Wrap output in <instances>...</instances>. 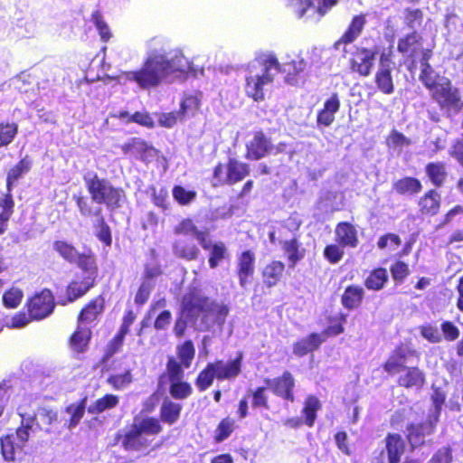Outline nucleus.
Here are the masks:
<instances>
[{
    "instance_id": "nucleus-18",
    "label": "nucleus",
    "mask_w": 463,
    "mask_h": 463,
    "mask_svg": "<svg viewBox=\"0 0 463 463\" xmlns=\"http://www.w3.org/2000/svg\"><path fill=\"white\" fill-rule=\"evenodd\" d=\"M73 264H76L82 271V277L97 281L99 268L97 256L90 249L86 251L80 252Z\"/></svg>"
},
{
    "instance_id": "nucleus-26",
    "label": "nucleus",
    "mask_w": 463,
    "mask_h": 463,
    "mask_svg": "<svg viewBox=\"0 0 463 463\" xmlns=\"http://www.w3.org/2000/svg\"><path fill=\"white\" fill-rule=\"evenodd\" d=\"M32 166V161L28 156H24L20 159L14 166H12L6 175L5 184L6 190L9 192L13 191L15 183L24 174L28 173Z\"/></svg>"
},
{
    "instance_id": "nucleus-4",
    "label": "nucleus",
    "mask_w": 463,
    "mask_h": 463,
    "mask_svg": "<svg viewBox=\"0 0 463 463\" xmlns=\"http://www.w3.org/2000/svg\"><path fill=\"white\" fill-rule=\"evenodd\" d=\"M163 430L156 417L135 418L134 422L124 433H118L115 440L127 451H134L146 456L153 450L152 440L148 436L158 435Z\"/></svg>"
},
{
    "instance_id": "nucleus-36",
    "label": "nucleus",
    "mask_w": 463,
    "mask_h": 463,
    "mask_svg": "<svg viewBox=\"0 0 463 463\" xmlns=\"http://www.w3.org/2000/svg\"><path fill=\"white\" fill-rule=\"evenodd\" d=\"M204 249L209 250L208 262L212 269L216 268L223 260L229 257L227 248L223 242L219 241L209 245L204 243Z\"/></svg>"
},
{
    "instance_id": "nucleus-33",
    "label": "nucleus",
    "mask_w": 463,
    "mask_h": 463,
    "mask_svg": "<svg viewBox=\"0 0 463 463\" xmlns=\"http://www.w3.org/2000/svg\"><path fill=\"white\" fill-rule=\"evenodd\" d=\"M19 133V127L16 122L0 121V148L9 146L16 138Z\"/></svg>"
},
{
    "instance_id": "nucleus-57",
    "label": "nucleus",
    "mask_w": 463,
    "mask_h": 463,
    "mask_svg": "<svg viewBox=\"0 0 463 463\" xmlns=\"http://www.w3.org/2000/svg\"><path fill=\"white\" fill-rule=\"evenodd\" d=\"M234 429V421L231 419L222 420L215 430V440L221 442L226 439Z\"/></svg>"
},
{
    "instance_id": "nucleus-63",
    "label": "nucleus",
    "mask_w": 463,
    "mask_h": 463,
    "mask_svg": "<svg viewBox=\"0 0 463 463\" xmlns=\"http://www.w3.org/2000/svg\"><path fill=\"white\" fill-rule=\"evenodd\" d=\"M422 20V13L420 9H407L405 23L410 28L420 25Z\"/></svg>"
},
{
    "instance_id": "nucleus-31",
    "label": "nucleus",
    "mask_w": 463,
    "mask_h": 463,
    "mask_svg": "<svg viewBox=\"0 0 463 463\" xmlns=\"http://www.w3.org/2000/svg\"><path fill=\"white\" fill-rule=\"evenodd\" d=\"M404 442L398 434H390L386 438V449L389 463H398L404 452Z\"/></svg>"
},
{
    "instance_id": "nucleus-52",
    "label": "nucleus",
    "mask_w": 463,
    "mask_h": 463,
    "mask_svg": "<svg viewBox=\"0 0 463 463\" xmlns=\"http://www.w3.org/2000/svg\"><path fill=\"white\" fill-rule=\"evenodd\" d=\"M91 20L99 31V34L103 43H108L111 38V33L109 25L103 19L100 11L96 10L91 14Z\"/></svg>"
},
{
    "instance_id": "nucleus-50",
    "label": "nucleus",
    "mask_w": 463,
    "mask_h": 463,
    "mask_svg": "<svg viewBox=\"0 0 463 463\" xmlns=\"http://www.w3.org/2000/svg\"><path fill=\"white\" fill-rule=\"evenodd\" d=\"M169 383V393L176 400L186 399L192 393V387L187 382L177 380Z\"/></svg>"
},
{
    "instance_id": "nucleus-29",
    "label": "nucleus",
    "mask_w": 463,
    "mask_h": 463,
    "mask_svg": "<svg viewBox=\"0 0 463 463\" xmlns=\"http://www.w3.org/2000/svg\"><path fill=\"white\" fill-rule=\"evenodd\" d=\"M182 405L169 399H165L162 402L159 413V422L175 424L180 418Z\"/></svg>"
},
{
    "instance_id": "nucleus-7",
    "label": "nucleus",
    "mask_w": 463,
    "mask_h": 463,
    "mask_svg": "<svg viewBox=\"0 0 463 463\" xmlns=\"http://www.w3.org/2000/svg\"><path fill=\"white\" fill-rule=\"evenodd\" d=\"M195 349L191 340H186L176 346V356L167 357L165 371L159 376L162 386L168 382L183 380L184 370L188 369L194 358Z\"/></svg>"
},
{
    "instance_id": "nucleus-55",
    "label": "nucleus",
    "mask_w": 463,
    "mask_h": 463,
    "mask_svg": "<svg viewBox=\"0 0 463 463\" xmlns=\"http://www.w3.org/2000/svg\"><path fill=\"white\" fill-rule=\"evenodd\" d=\"M298 248L299 246L296 239L286 241L283 243V250L292 267L303 258V254L299 251Z\"/></svg>"
},
{
    "instance_id": "nucleus-16",
    "label": "nucleus",
    "mask_w": 463,
    "mask_h": 463,
    "mask_svg": "<svg viewBox=\"0 0 463 463\" xmlns=\"http://www.w3.org/2000/svg\"><path fill=\"white\" fill-rule=\"evenodd\" d=\"M106 307L105 297L102 294L90 299L80 310L77 316V323L91 324L99 319Z\"/></svg>"
},
{
    "instance_id": "nucleus-62",
    "label": "nucleus",
    "mask_w": 463,
    "mask_h": 463,
    "mask_svg": "<svg viewBox=\"0 0 463 463\" xmlns=\"http://www.w3.org/2000/svg\"><path fill=\"white\" fill-rule=\"evenodd\" d=\"M151 285L146 282L141 283L135 295V304L141 307L149 299L151 294Z\"/></svg>"
},
{
    "instance_id": "nucleus-58",
    "label": "nucleus",
    "mask_w": 463,
    "mask_h": 463,
    "mask_svg": "<svg viewBox=\"0 0 463 463\" xmlns=\"http://www.w3.org/2000/svg\"><path fill=\"white\" fill-rule=\"evenodd\" d=\"M343 248L339 243L327 245L324 250V256L330 263H338L344 256Z\"/></svg>"
},
{
    "instance_id": "nucleus-17",
    "label": "nucleus",
    "mask_w": 463,
    "mask_h": 463,
    "mask_svg": "<svg viewBox=\"0 0 463 463\" xmlns=\"http://www.w3.org/2000/svg\"><path fill=\"white\" fill-rule=\"evenodd\" d=\"M264 382L274 394L291 402H294L293 388L295 386V380L289 372H284L280 377L274 379L267 378Z\"/></svg>"
},
{
    "instance_id": "nucleus-34",
    "label": "nucleus",
    "mask_w": 463,
    "mask_h": 463,
    "mask_svg": "<svg viewBox=\"0 0 463 463\" xmlns=\"http://www.w3.org/2000/svg\"><path fill=\"white\" fill-rule=\"evenodd\" d=\"M119 402L118 396L107 393L97 399L91 405L88 407V412L90 414H100L107 410L115 408Z\"/></svg>"
},
{
    "instance_id": "nucleus-27",
    "label": "nucleus",
    "mask_w": 463,
    "mask_h": 463,
    "mask_svg": "<svg viewBox=\"0 0 463 463\" xmlns=\"http://www.w3.org/2000/svg\"><path fill=\"white\" fill-rule=\"evenodd\" d=\"M14 200L12 192L6 193L0 198V235L8 229V222L14 213Z\"/></svg>"
},
{
    "instance_id": "nucleus-32",
    "label": "nucleus",
    "mask_w": 463,
    "mask_h": 463,
    "mask_svg": "<svg viewBox=\"0 0 463 463\" xmlns=\"http://www.w3.org/2000/svg\"><path fill=\"white\" fill-rule=\"evenodd\" d=\"M52 249L66 262L73 264L80 251L72 244L65 240H56L52 242Z\"/></svg>"
},
{
    "instance_id": "nucleus-2",
    "label": "nucleus",
    "mask_w": 463,
    "mask_h": 463,
    "mask_svg": "<svg viewBox=\"0 0 463 463\" xmlns=\"http://www.w3.org/2000/svg\"><path fill=\"white\" fill-rule=\"evenodd\" d=\"M307 67L302 58L292 60L280 64L276 55L271 52H260L248 63L245 76V92L255 101H261L265 98L264 91L270 86L279 72L286 74L285 80L290 85L299 83V74Z\"/></svg>"
},
{
    "instance_id": "nucleus-15",
    "label": "nucleus",
    "mask_w": 463,
    "mask_h": 463,
    "mask_svg": "<svg viewBox=\"0 0 463 463\" xmlns=\"http://www.w3.org/2000/svg\"><path fill=\"white\" fill-rule=\"evenodd\" d=\"M91 338V328L86 325L77 323V326L67 340V344L73 354H80L89 350Z\"/></svg>"
},
{
    "instance_id": "nucleus-48",
    "label": "nucleus",
    "mask_w": 463,
    "mask_h": 463,
    "mask_svg": "<svg viewBox=\"0 0 463 463\" xmlns=\"http://www.w3.org/2000/svg\"><path fill=\"white\" fill-rule=\"evenodd\" d=\"M419 204L423 213L435 214L439 207V195L435 191H430L420 199Z\"/></svg>"
},
{
    "instance_id": "nucleus-41",
    "label": "nucleus",
    "mask_w": 463,
    "mask_h": 463,
    "mask_svg": "<svg viewBox=\"0 0 463 463\" xmlns=\"http://www.w3.org/2000/svg\"><path fill=\"white\" fill-rule=\"evenodd\" d=\"M321 409L319 400L315 396H308L304 404L302 414L304 416V423L308 427H312L317 418V412Z\"/></svg>"
},
{
    "instance_id": "nucleus-3",
    "label": "nucleus",
    "mask_w": 463,
    "mask_h": 463,
    "mask_svg": "<svg viewBox=\"0 0 463 463\" xmlns=\"http://www.w3.org/2000/svg\"><path fill=\"white\" fill-rule=\"evenodd\" d=\"M194 71L191 62L183 55H175L167 59L165 54L149 55L142 66L136 71L124 73L125 79L135 82L143 90H150L166 81L169 77H181Z\"/></svg>"
},
{
    "instance_id": "nucleus-40",
    "label": "nucleus",
    "mask_w": 463,
    "mask_h": 463,
    "mask_svg": "<svg viewBox=\"0 0 463 463\" xmlns=\"http://www.w3.org/2000/svg\"><path fill=\"white\" fill-rule=\"evenodd\" d=\"M375 84L380 91L384 94H392L394 85L392 77V70L378 68L375 73Z\"/></svg>"
},
{
    "instance_id": "nucleus-5",
    "label": "nucleus",
    "mask_w": 463,
    "mask_h": 463,
    "mask_svg": "<svg viewBox=\"0 0 463 463\" xmlns=\"http://www.w3.org/2000/svg\"><path fill=\"white\" fill-rule=\"evenodd\" d=\"M56 307L54 296L50 288H43L28 297L24 309L14 314L10 327L22 328L33 321H41L50 317Z\"/></svg>"
},
{
    "instance_id": "nucleus-42",
    "label": "nucleus",
    "mask_w": 463,
    "mask_h": 463,
    "mask_svg": "<svg viewBox=\"0 0 463 463\" xmlns=\"http://www.w3.org/2000/svg\"><path fill=\"white\" fill-rule=\"evenodd\" d=\"M174 232L176 235H191L194 236L201 243H203V232L194 223L191 218L182 220L175 228Z\"/></svg>"
},
{
    "instance_id": "nucleus-51",
    "label": "nucleus",
    "mask_w": 463,
    "mask_h": 463,
    "mask_svg": "<svg viewBox=\"0 0 463 463\" xmlns=\"http://www.w3.org/2000/svg\"><path fill=\"white\" fill-rule=\"evenodd\" d=\"M426 172L430 181L436 186L441 185L447 175L442 163H430L426 167Z\"/></svg>"
},
{
    "instance_id": "nucleus-61",
    "label": "nucleus",
    "mask_w": 463,
    "mask_h": 463,
    "mask_svg": "<svg viewBox=\"0 0 463 463\" xmlns=\"http://www.w3.org/2000/svg\"><path fill=\"white\" fill-rule=\"evenodd\" d=\"M127 335L118 332L112 339L109 342L106 348V356L110 357L119 351L124 344V339Z\"/></svg>"
},
{
    "instance_id": "nucleus-56",
    "label": "nucleus",
    "mask_w": 463,
    "mask_h": 463,
    "mask_svg": "<svg viewBox=\"0 0 463 463\" xmlns=\"http://www.w3.org/2000/svg\"><path fill=\"white\" fill-rule=\"evenodd\" d=\"M401 244V238L394 233H387L381 236L377 241V246L380 250H388L390 252L396 250Z\"/></svg>"
},
{
    "instance_id": "nucleus-8",
    "label": "nucleus",
    "mask_w": 463,
    "mask_h": 463,
    "mask_svg": "<svg viewBox=\"0 0 463 463\" xmlns=\"http://www.w3.org/2000/svg\"><path fill=\"white\" fill-rule=\"evenodd\" d=\"M229 314V307L222 302L208 301L204 298V348L210 337H219Z\"/></svg>"
},
{
    "instance_id": "nucleus-64",
    "label": "nucleus",
    "mask_w": 463,
    "mask_h": 463,
    "mask_svg": "<svg viewBox=\"0 0 463 463\" xmlns=\"http://www.w3.org/2000/svg\"><path fill=\"white\" fill-rule=\"evenodd\" d=\"M452 455L449 448L439 449L429 461V463H450Z\"/></svg>"
},
{
    "instance_id": "nucleus-59",
    "label": "nucleus",
    "mask_w": 463,
    "mask_h": 463,
    "mask_svg": "<svg viewBox=\"0 0 463 463\" xmlns=\"http://www.w3.org/2000/svg\"><path fill=\"white\" fill-rule=\"evenodd\" d=\"M130 119L132 120V123H136L147 128H154L156 126L152 116L146 111H136L131 115Z\"/></svg>"
},
{
    "instance_id": "nucleus-47",
    "label": "nucleus",
    "mask_w": 463,
    "mask_h": 463,
    "mask_svg": "<svg viewBox=\"0 0 463 463\" xmlns=\"http://www.w3.org/2000/svg\"><path fill=\"white\" fill-rule=\"evenodd\" d=\"M133 381L131 369L127 368L122 373H111L107 378V383L114 390H121L129 385Z\"/></svg>"
},
{
    "instance_id": "nucleus-38",
    "label": "nucleus",
    "mask_w": 463,
    "mask_h": 463,
    "mask_svg": "<svg viewBox=\"0 0 463 463\" xmlns=\"http://www.w3.org/2000/svg\"><path fill=\"white\" fill-rule=\"evenodd\" d=\"M250 173L248 165L238 162L236 160H230L227 166V181L228 184H232L234 183L241 181Z\"/></svg>"
},
{
    "instance_id": "nucleus-45",
    "label": "nucleus",
    "mask_w": 463,
    "mask_h": 463,
    "mask_svg": "<svg viewBox=\"0 0 463 463\" xmlns=\"http://www.w3.org/2000/svg\"><path fill=\"white\" fill-rule=\"evenodd\" d=\"M86 402H87V398L83 397L82 399H80L78 402V403H76V404L71 403L66 407V409H65L66 412L71 414V417L69 419V423H68L69 428L76 427L79 424L80 420L84 416Z\"/></svg>"
},
{
    "instance_id": "nucleus-54",
    "label": "nucleus",
    "mask_w": 463,
    "mask_h": 463,
    "mask_svg": "<svg viewBox=\"0 0 463 463\" xmlns=\"http://www.w3.org/2000/svg\"><path fill=\"white\" fill-rule=\"evenodd\" d=\"M174 199L181 205H187L196 197V192L186 190L181 185H175L172 190Z\"/></svg>"
},
{
    "instance_id": "nucleus-22",
    "label": "nucleus",
    "mask_w": 463,
    "mask_h": 463,
    "mask_svg": "<svg viewBox=\"0 0 463 463\" xmlns=\"http://www.w3.org/2000/svg\"><path fill=\"white\" fill-rule=\"evenodd\" d=\"M411 354V352L408 348L404 346L398 347L386 361L384 370L390 374L403 372L407 368L405 364L407 363L408 355Z\"/></svg>"
},
{
    "instance_id": "nucleus-53",
    "label": "nucleus",
    "mask_w": 463,
    "mask_h": 463,
    "mask_svg": "<svg viewBox=\"0 0 463 463\" xmlns=\"http://www.w3.org/2000/svg\"><path fill=\"white\" fill-rule=\"evenodd\" d=\"M1 455L5 461L15 460V446L13 435L7 434L0 439Z\"/></svg>"
},
{
    "instance_id": "nucleus-28",
    "label": "nucleus",
    "mask_w": 463,
    "mask_h": 463,
    "mask_svg": "<svg viewBox=\"0 0 463 463\" xmlns=\"http://www.w3.org/2000/svg\"><path fill=\"white\" fill-rule=\"evenodd\" d=\"M420 40V35L416 32H413L399 40L397 49L403 56L414 58L421 49Z\"/></svg>"
},
{
    "instance_id": "nucleus-23",
    "label": "nucleus",
    "mask_w": 463,
    "mask_h": 463,
    "mask_svg": "<svg viewBox=\"0 0 463 463\" xmlns=\"http://www.w3.org/2000/svg\"><path fill=\"white\" fill-rule=\"evenodd\" d=\"M203 310V303L200 296L195 290H190L183 297L181 305L182 317L185 318L196 317L200 311Z\"/></svg>"
},
{
    "instance_id": "nucleus-60",
    "label": "nucleus",
    "mask_w": 463,
    "mask_h": 463,
    "mask_svg": "<svg viewBox=\"0 0 463 463\" xmlns=\"http://www.w3.org/2000/svg\"><path fill=\"white\" fill-rule=\"evenodd\" d=\"M172 321V313L170 310L164 309L156 317L154 328L157 331H165L168 328Z\"/></svg>"
},
{
    "instance_id": "nucleus-21",
    "label": "nucleus",
    "mask_w": 463,
    "mask_h": 463,
    "mask_svg": "<svg viewBox=\"0 0 463 463\" xmlns=\"http://www.w3.org/2000/svg\"><path fill=\"white\" fill-rule=\"evenodd\" d=\"M335 241L343 247L355 248L358 245L357 231L349 222H340L335 227Z\"/></svg>"
},
{
    "instance_id": "nucleus-19",
    "label": "nucleus",
    "mask_w": 463,
    "mask_h": 463,
    "mask_svg": "<svg viewBox=\"0 0 463 463\" xmlns=\"http://www.w3.org/2000/svg\"><path fill=\"white\" fill-rule=\"evenodd\" d=\"M238 276L240 285L245 288L249 283V279L252 277L255 269V254L251 250L241 252L237 259Z\"/></svg>"
},
{
    "instance_id": "nucleus-30",
    "label": "nucleus",
    "mask_w": 463,
    "mask_h": 463,
    "mask_svg": "<svg viewBox=\"0 0 463 463\" xmlns=\"http://www.w3.org/2000/svg\"><path fill=\"white\" fill-rule=\"evenodd\" d=\"M399 377L398 383L405 388H420L424 384V374L417 367H407Z\"/></svg>"
},
{
    "instance_id": "nucleus-11",
    "label": "nucleus",
    "mask_w": 463,
    "mask_h": 463,
    "mask_svg": "<svg viewBox=\"0 0 463 463\" xmlns=\"http://www.w3.org/2000/svg\"><path fill=\"white\" fill-rule=\"evenodd\" d=\"M120 149L125 156H133L146 165L150 164L160 156V151L152 144L137 137L126 141L120 146Z\"/></svg>"
},
{
    "instance_id": "nucleus-46",
    "label": "nucleus",
    "mask_w": 463,
    "mask_h": 463,
    "mask_svg": "<svg viewBox=\"0 0 463 463\" xmlns=\"http://www.w3.org/2000/svg\"><path fill=\"white\" fill-rule=\"evenodd\" d=\"M23 298V290L13 286L4 292L2 297L3 305L8 309H14L20 306Z\"/></svg>"
},
{
    "instance_id": "nucleus-37",
    "label": "nucleus",
    "mask_w": 463,
    "mask_h": 463,
    "mask_svg": "<svg viewBox=\"0 0 463 463\" xmlns=\"http://www.w3.org/2000/svg\"><path fill=\"white\" fill-rule=\"evenodd\" d=\"M364 289L358 286H349L342 296V303L345 307L354 309L357 307L364 298Z\"/></svg>"
},
{
    "instance_id": "nucleus-14",
    "label": "nucleus",
    "mask_w": 463,
    "mask_h": 463,
    "mask_svg": "<svg viewBox=\"0 0 463 463\" xmlns=\"http://www.w3.org/2000/svg\"><path fill=\"white\" fill-rule=\"evenodd\" d=\"M96 284L97 281H94L89 278L76 276L67 284L65 288V297L60 299V305L65 306L81 298L92 288H94Z\"/></svg>"
},
{
    "instance_id": "nucleus-1",
    "label": "nucleus",
    "mask_w": 463,
    "mask_h": 463,
    "mask_svg": "<svg viewBox=\"0 0 463 463\" xmlns=\"http://www.w3.org/2000/svg\"><path fill=\"white\" fill-rule=\"evenodd\" d=\"M83 181L90 198L81 193L73 194L72 199L80 214L85 218L96 219L94 223L95 236L105 246L112 245V232L103 215L100 206L93 207L95 203L104 205L109 211H115L122 207L126 194L123 188L115 186L109 179L100 177L95 172L83 175Z\"/></svg>"
},
{
    "instance_id": "nucleus-13",
    "label": "nucleus",
    "mask_w": 463,
    "mask_h": 463,
    "mask_svg": "<svg viewBox=\"0 0 463 463\" xmlns=\"http://www.w3.org/2000/svg\"><path fill=\"white\" fill-rule=\"evenodd\" d=\"M337 3L338 0H287V6L298 18H302L311 8L322 17Z\"/></svg>"
},
{
    "instance_id": "nucleus-9",
    "label": "nucleus",
    "mask_w": 463,
    "mask_h": 463,
    "mask_svg": "<svg viewBox=\"0 0 463 463\" xmlns=\"http://www.w3.org/2000/svg\"><path fill=\"white\" fill-rule=\"evenodd\" d=\"M241 361L242 354H239L234 360L209 364L204 368V390L212 384L213 378L231 380L237 377L241 373Z\"/></svg>"
},
{
    "instance_id": "nucleus-12",
    "label": "nucleus",
    "mask_w": 463,
    "mask_h": 463,
    "mask_svg": "<svg viewBox=\"0 0 463 463\" xmlns=\"http://www.w3.org/2000/svg\"><path fill=\"white\" fill-rule=\"evenodd\" d=\"M377 54V47L372 49L357 48L350 59V70L362 77L369 76L374 67Z\"/></svg>"
},
{
    "instance_id": "nucleus-44",
    "label": "nucleus",
    "mask_w": 463,
    "mask_h": 463,
    "mask_svg": "<svg viewBox=\"0 0 463 463\" xmlns=\"http://www.w3.org/2000/svg\"><path fill=\"white\" fill-rule=\"evenodd\" d=\"M395 191L402 194H417L421 189L420 181L413 177H405L398 180L393 184Z\"/></svg>"
},
{
    "instance_id": "nucleus-6",
    "label": "nucleus",
    "mask_w": 463,
    "mask_h": 463,
    "mask_svg": "<svg viewBox=\"0 0 463 463\" xmlns=\"http://www.w3.org/2000/svg\"><path fill=\"white\" fill-rule=\"evenodd\" d=\"M431 400L433 408L430 411L427 420L420 424H411L407 428V438L412 448L422 445L425 438L433 433L446 400V394L440 389H434Z\"/></svg>"
},
{
    "instance_id": "nucleus-24",
    "label": "nucleus",
    "mask_w": 463,
    "mask_h": 463,
    "mask_svg": "<svg viewBox=\"0 0 463 463\" xmlns=\"http://www.w3.org/2000/svg\"><path fill=\"white\" fill-rule=\"evenodd\" d=\"M340 109V99L337 93H333L324 103V108L317 114V124L330 126L335 120V115Z\"/></svg>"
},
{
    "instance_id": "nucleus-25",
    "label": "nucleus",
    "mask_w": 463,
    "mask_h": 463,
    "mask_svg": "<svg viewBox=\"0 0 463 463\" xmlns=\"http://www.w3.org/2000/svg\"><path fill=\"white\" fill-rule=\"evenodd\" d=\"M366 20L364 15L360 14L353 18L348 29L343 36L335 43V49H340L342 44H347L354 42L361 34Z\"/></svg>"
},
{
    "instance_id": "nucleus-49",
    "label": "nucleus",
    "mask_w": 463,
    "mask_h": 463,
    "mask_svg": "<svg viewBox=\"0 0 463 463\" xmlns=\"http://www.w3.org/2000/svg\"><path fill=\"white\" fill-rule=\"evenodd\" d=\"M442 77H439V75L435 72L432 67L425 61L421 62V71L420 75V80L426 86V88L432 90L439 80Z\"/></svg>"
},
{
    "instance_id": "nucleus-20",
    "label": "nucleus",
    "mask_w": 463,
    "mask_h": 463,
    "mask_svg": "<svg viewBox=\"0 0 463 463\" xmlns=\"http://www.w3.org/2000/svg\"><path fill=\"white\" fill-rule=\"evenodd\" d=\"M270 141L261 132H257L247 145V157L258 160L264 157L271 150Z\"/></svg>"
},
{
    "instance_id": "nucleus-43",
    "label": "nucleus",
    "mask_w": 463,
    "mask_h": 463,
    "mask_svg": "<svg viewBox=\"0 0 463 463\" xmlns=\"http://www.w3.org/2000/svg\"><path fill=\"white\" fill-rule=\"evenodd\" d=\"M388 279V273L385 269H376L370 273L365 279V287L372 290H380L383 288Z\"/></svg>"
},
{
    "instance_id": "nucleus-35",
    "label": "nucleus",
    "mask_w": 463,
    "mask_h": 463,
    "mask_svg": "<svg viewBox=\"0 0 463 463\" xmlns=\"http://www.w3.org/2000/svg\"><path fill=\"white\" fill-rule=\"evenodd\" d=\"M323 342L321 335L311 334L307 338L301 339L294 345L293 352L298 356H303L309 352L316 350Z\"/></svg>"
},
{
    "instance_id": "nucleus-39",
    "label": "nucleus",
    "mask_w": 463,
    "mask_h": 463,
    "mask_svg": "<svg viewBox=\"0 0 463 463\" xmlns=\"http://www.w3.org/2000/svg\"><path fill=\"white\" fill-rule=\"evenodd\" d=\"M285 266L281 261L274 260L267 265L263 270L264 283L268 287L275 286L280 279Z\"/></svg>"
},
{
    "instance_id": "nucleus-10",
    "label": "nucleus",
    "mask_w": 463,
    "mask_h": 463,
    "mask_svg": "<svg viewBox=\"0 0 463 463\" xmlns=\"http://www.w3.org/2000/svg\"><path fill=\"white\" fill-rule=\"evenodd\" d=\"M433 99L442 109L458 112L462 108L459 91L453 88L449 79L442 77L431 90Z\"/></svg>"
}]
</instances>
